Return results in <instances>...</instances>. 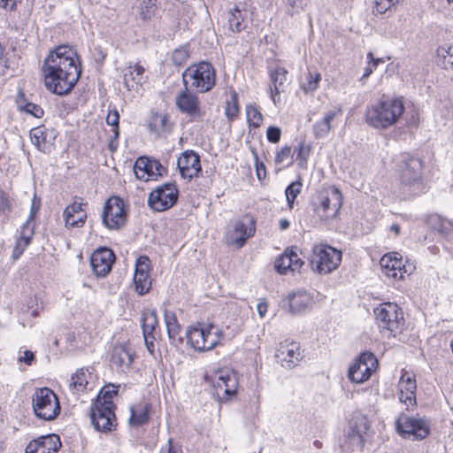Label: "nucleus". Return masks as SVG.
I'll use <instances>...</instances> for the list:
<instances>
[{
    "mask_svg": "<svg viewBox=\"0 0 453 453\" xmlns=\"http://www.w3.org/2000/svg\"><path fill=\"white\" fill-rule=\"evenodd\" d=\"M178 197L177 186L174 183H165L150 193L148 203L156 211H165L177 203Z\"/></svg>",
    "mask_w": 453,
    "mask_h": 453,
    "instance_id": "2eb2a0df",
    "label": "nucleus"
},
{
    "mask_svg": "<svg viewBox=\"0 0 453 453\" xmlns=\"http://www.w3.org/2000/svg\"><path fill=\"white\" fill-rule=\"evenodd\" d=\"M106 123L111 127L108 138V149L111 153H114L119 148V114L117 110H110L107 117Z\"/></svg>",
    "mask_w": 453,
    "mask_h": 453,
    "instance_id": "e433bc0d",
    "label": "nucleus"
},
{
    "mask_svg": "<svg viewBox=\"0 0 453 453\" xmlns=\"http://www.w3.org/2000/svg\"><path fill=\"white\" fill-rule=\"evenodd\" d=\"M223 337L222 330L210 320L196 321L186 332L187 343L200 352L211 350L221 343Z\"/></svg>",
    "mask_w": 453,
    "mask_h": 453,
    "instance_id": "39448f33",
    "label": "nucleus"
},
{
    "mask_svg": "<svg viewBox=\"0 0 453 453\" xmlns=\"http://www.w3.org/2000/svg\"><path fill=\"white\" fill-rule=\"evenodd\" d=\"M177 169L182 179L190 181L202 173L200 156L193 150H186L177 158Z\"/></svg>",
    "mask_w": 453,
    "mask_h": 453,
    "instance_id": "aec40b11",
    "label": "nucleus"
},
{
    "mask_svg": "<svg viewBox=\"0 0 453 453\" xmlns=\"http://www.w3.org/2000/svg\"><path fill=\"white\" fill-rule=\"evenodd\" d=\"M256 229V218L250 213H246L234 222L232 230L226 232V242L228 246L241 249L255 235Z\"/></svg>",
    "mask_w": 453,
    "mask_h": 453,
    "instance_id": "ddd939ff",
    "label": "nucleus"
},
{
    "mask_svg": "<svg viewBox=\"0 0 453 453\" xmlns=\"http://www.w3.org/2000/svg\"><path fill=\"white\" fill-rule=\"evenodd\" d=\"M189 50L187 47H180L176 49L172 54V61L177 65H183L189 58Z\"/></svg>",
    "mask_w": 453,
    "mask_h": 453,
    "instance_id": "5fc2aeb1",
    "label": "nucleus"
},
{
    "mask_svg": "<svg viewBox=\"0 0 453 453\" xmlns=\"http://www.w3.org/2000/svg\"><path fill=\"white\" fill-rule=\"evenodd\" d=\"M281 129L275 126H270L266 129V139L269 142L276 144L281 138Z\"/></svg>",
    "mask_w": 453,
    "mask_h": 453,
    "instance_id": "052dcab7",
    "label": "nucleus"
},
{
    "mask_svg": "<svg viewBox=\"0 0 453 453\" xmlns=\"http://www.w3.org/2000/svg\"><path fill=\"white\" fill-rule=\"evenodd\" d=\"M396 432L404 439L421 441L430 434V425L427 420L401 414L395 421Z\"/></svg>",
    "mask_w": 453,
    "mask_h": 453,
    "instance_id": "4468645a",
    "label": "nucleus"
},
{
    "mask_svg": "<svg viewBox=\"0 0 453 453\" xmlns=\"http://www.w3.org/2000/svg\"><path fill=\"white\" fill-rule=\"evenodd\" d=\"M312 150V146L305 140L298 142L293 153H296V161L299 167H306L308 159Z\"/></svg>",
    "mask_w": 453,
    "mask_h": 453,
    "instance_id": "c03bdc74",
    "label": "nucleus"
},
{
    "mask_svg": "<svg viewBox=\"0 0 453 453\" xmlns=\"http://www.w3.org/2000/svg\"><path fill=\"white\" fill-rule=\"evenodd\" d=\"M119 388V386H115L113 384H108L104 386L99 391L95 400H101V403L105 401L107 403H111V404H115L113 402V398L118 395Z\"/></svg>",
    "mask_w": 453,
    "mask_h": 453,
    "instance_id": "603ef678",
    "label": "nucleus"
},
{
    "mask_svg": "<svg viewBox=\"0 0 453 453\" xmlns=\"http://www.w3.org/2000/svg\"><path fill=\"white\" fill-rule=\"evenodd\" d=\"M165 322L167 328V334L170 339L178 338L181 341L180 332L181 326L179 323L175 313H165Z\"/></svg>",
    "mask_w": 453,
    "mask_h": 453,
    "instance_id": "49530a36",
    "label": "nucleus"
},
{
    "mask_svg": "<svg viewBox=\"0 0 453 453\" xmlns=\"http://www.w3.org/2000/svg\"><path fill=\"white\" fill-rule=\"evenodd\" d=\"M35 211L32 210L29 218L22 225L19 237L15 241V245L12 252V260H18L30 245L35 234Z\"/></svg>",
    "mask_w": 453,
    "mask_h": 453,
    "instance_id": "cd10ccee",
    "label": "nucleus"
},
{
    "mask_svg": "<svg viewBox=\"0 0 453 453\" xmlns=\"http://www.w3.org/2000/svg\"><path fill=\"white\" fill-rule=\"evenodd\" d=\"M313 303L312 296L306 291H297L288 296V305L291 311H302L311 308Z\"/></svg>",
    "mask_w": 453,
    "mask_h": 453,
    "instance_id": "4c0bfd02",
    "label": "nucleus"
},
{
    "mask_svg": "<svg viewBox=\"0 0 453 453\" xmlns=\"http://www.w3.org/2000/svg\"><path fill=\"white\" fill-rule=\"evenodd\" d=\"M167 453H183L182 446L175 443L173 438L167 441Z\"/></svg>",
    "mask_w": 453,
    "mask_h": 453,
    "instance_id": "69168bd1",
    "label": "nucleus"
},
{
    "mask_svg": "<svg viewBox=\"0 0 453 453\" xmlns=\"http://www.w3.org/2000/svg\"><path fill=\"white\" fill-rule=\"evenodd\" d=\"M145 68L137 62L129 64L124 71V85L129 91H139L145 82Z\"/></svg>",
    "mask_w": 453,
    "mask_h": 453,
    "instance_id": "72a5a7b5",
    "label": "nucleus"
},
{
    "mask_svg": "<svg viewBox=\"0 0 453 453\" xmlns=\"http://www.w3.org/2000/svg\"><path fill=\"white\" fill-rule=\"evenodd\" d=\"M303 265L304 262L298 254L296 246L286 248L274 262L275 270L280 274H287L289 271H300Z\"/></svg>",
    "mask_w": 453,
    "mask_h": 453,
    "instance_id": "a878e982",
    "label": "nucleus"
},
{
    "mask_svg": "<svg viewBox=\"0 0 453 453\" xmlns=\"http://www.w3.org/2000/svg\"><path fill=\"white\" fill-rule=\"evenodd\" d=\"M396 167L401 185L416 194H423L427 191L428 187L425 182L423 173L425 160L422 157L410 152L401 153Z\"/></svg>",
    "mask_w": 453,
    "mask_h": 453,
    "instance_id": "7ed1b4c3",
    "label": "nucleus"
},
{
    "mask_svg": "<svg viewBox=\"0 0 453 453\" xmlns=\"http://www.w3.org/2000/svg\"><path fill=\"white\" fill-rule=\"evenodd\" d=\"M22 3L23 0H0V9L6 12H15Z\"/></svg>",
    "mask_w": 453,
    "mask_h": 453,
    "instance_id": "680f3d73",
    "label": "nucleus"
},
{
    "mask_svg": "<svg viewBox=\"0 0 453 453\" xmlns=\"http://www.w3.org/2000/svg\"><path fill=\"white\" fill-rule=\"evenodd\" d=\"M129 411L128 424L132 427L148 425L152 415L155 413L152 403L149 398L145 397L132 403L129 407Z\"/></svg>",
    "mask_w": 453,
    "mask_h": 453,
    "instance_id": "4be33fe9",
    "label": "nucleus"
},
{
    "mask_svg": "<svg viewBox=\"0 0 453 453\" xmlns=\"http://www.w3.org/2000/svg\"><path fill=\"white\" fill-rule=\"evenodd\" d=\"M16 102L20 111L31 114L37 119L43 117V109L36 104L27 102L26 96L22 91L19 92Z\"/></svg>",
    "mask_w": 453,
    "mask_h": 453,
    "instance_id": "58836bf2",
    "label": "nucleus"
},
{
    "mask_svg": "<svg viewBox=\"0 0 453 453\" xmlns=\"http://www.w3.org/2000/svg\"><path fill=\"white\" fill-rule=\"evenodd\" d=\"M253 155L255 157V167H256V174L259 180H264L266 178L267 172L265 164L259 160L258 155L256 150H253Z\"/></svg>",
    "mask_w": 453,
    "mask_h": 453,
    "instance_id": "e2e57ef3",
    "label": "nucleus"
},
{
    "mask_svg": "<svg viewBox=\"0 0 453 453\" xmlns=\"http://www.w3.org/2000/svg\"><path fill=\"white\" fill-rule=\"evenodd\" d=\"M367 58L369 59L367 65L365 66L364 70V73L361 77V81L366 80L377 68L379 63L383 62L381 58H374L373 54L372 52H369L367 54Z\"/></svg>",
    "mask_w": 453,
    "mask_h": 453,
    "instance_id": "13d9d810",
    "label": "nucleus"
},
{
    "mask_svg": "<svg viewBox=\"0 0 453 453\" xmlns=\"http://www.w3.org/2000/svg\"><path fill=\"white\" fill-rule=\"evenodd\" d=\"M417 383L415 374L403 370L398 381V398L407 408L417 404L416 399Z\"/></svg>",
    "mask_w": 453,
    "mask_h": 453,
    "instance_id": "393cba45",
    "label": "nucleus"
},
{
    "mask_svg": "<svg viewBox=\"0 0 453 453\" xmlns=\"http://www.w3.org/2000/svg\"><path fill=\"white\" fill-rule=\"evenodd\" d=\"M68 388L78 396L88 394L96 388V376L88 368H79L72 374Z\"/></svg>",
    "mask_w": 453,
    "mask_h": 453,
    "instance_id": "b1692460",
    "label": "nucleus"
},
{
    "mask_svg": "<svg viewBox=\"0 0 453 453\" xmlns=\"http://www.w3.org/2000/svg\"><path fill=\"white\" fill-rule=\"evenodd\" d=\"M35 360V355L30 350H26L23 353V356L19 358V362H23L27 365H30Z\"/></svg>",
    "mask_w": 453,
    "mask_h": 453,
    "instance_id": "338daca9",
    "label": "nucleus"
},
{
    "mask_svg": "<svg viewBox=\"0 0 453 453\" xmlns=\"http://www.w3.org/2000/svg\"><path fill=\"white\" fill-rule=\"evenodd\" d=\"M134 283L135 291L142 296L147 294L151 288L152 279L150 273H134Z\"/></svg>",
    "mask_w": 453,
    "mask_h": 453,
    "instance_id": "09e8293b",
    "label": "nucleus"
},
{
    "mask_svg": "<svg viewBox=\"0 0 453 453\" xmlns=\"http://www.w3.org/2000/svg\"><path fill=\"white\" fill-rule=\"evenodd\" d=\"M182 80L186 88L196 93H206L216 85V70L210 62L202 60L186 68L182 73Z\"/></svg>",
    "mask_w": 453,
    "mask_h": 453,
    "instance_id": "423d86ee",
    "label": "nucleus"
},
{
    "mask_svg": "<svg viewBox=\"0 0 453 453\" xmlns=\"http://www.w3.org/2000/svg\"><path fill=\"white\" fill-rule=\"evenodd\" d=\"M246 119L249 127L257 128L263 124L264 116L259 106L256 104H250L246 106Z\"/></svg>",
    "mask_w": 453,
    "mask_h": 453,
    "instance_id": "a18cd8bd",
    "label": "nucleus"
},
{
    "mask_svg": "<svg viewBox=\"0 0 453 453\" xmlns=\"http://www.w3.org/2000/svg\"><path fill=\"white\" fill-rule=\"evenodd\" d=\"M134 359V352L125 344L116 345L111 352L110 364L118 372L130 371Z\"/></svg>",
    "mask_w": 453,
    "mask_h": 453,
    "instance_id": "2f4dec72",
    "label": "nucleus"
},
{
    "mask_svg": "<svg viewBox=\"0 0 453 453\" xmlns=\"http://www.w3.org/2000/svg\"><path fill=\"white\" fill-rule=\"evenodd\" d=\"M246 10H240L235 7L231 12L228 19L229 27L233 32L239 33L244 30L247 27L245 23Z\"/></svg>",
    "mask_w": 453,
    "mask_h": 453,
    "instance_id": "37998d69",
    "label": "nucleus"
},
{
    "mask_svg": "<svg viewBox=\"0 0 453 453\" xmlns=\"http://www.w3.org/2000/svg\"><path fill=\"white\" fill-rule=\"evenodd\" d=\"M205 378L211 385L212 394L218 401L226 402L236 395L239 378L234 370L219 368Z\"/></svg>",
    "mask_w": 453,
    "mask_h": 453,
    "instance_id": "1a4fd4ad",
    "label": "nucleus"
},
{
    "mask_svg": "<svg viewBox=\"0 0 453 453\" xmlns=\"http://www.w3.org/2000/svg\"><path fill=\"white\" fill-rule=\"evenodd\" d=\"M12 210V202L9 194L0 189V215L7 214Z\"/></svg>",
    "mask_w": 453,
    "mask_h": 453,
    "instance_id": "bf43d9fd",
    "label": "nucleus"
},
{
    "mask_svg": "<svg viewBox=\"0 0 453 453\" xmlns=\"http://www.w3.org/2000/svg\"><path fill=\"white\" fill-rule=\"evenodd\" d=\"M405 112L404 98L383 95L365 110V119L368 126L386 130L401 121Z\"/></svg>",
    "mask_w": 453,
    "mask_h": 453,
    "instance_id": "f03ea898",
    "label": "nucleus"
},
{
    "mask_svg": "<svg viewBox=\"0 0 453 453\" xmlns=\"http://www.w3.org/2000/svg\"><path fill=\"white\" fill-rule=\"evenodd\" d=\"M303 183L300 180L291 182L285 190V196L288 205L290 209H293L295 200L297 196L301 193Z\"/></svg>",
    "mask_w": 453,
    "mask_h": 453,
    "instance_id": "3c124183",
    "label": "nucleus"
},
{
    "mask_svg": "<svg viewBox=\"0 0 453 453\" xmlns=\"http://www.w3.org/2000/svg\"><path fill=\"white\" fill-rule=\"evenodd\" d=\"M388 308L392 310L393 311H397V305L396 304H394V303H382L380 304L379 307L375 308L373 310V311H381V312H384V311H388Z\"/></svg>",
    "mask_w": 453,
    "mask_h": 453,
    "instance_id": "774afa93",
    "label": "nucleus"
},
{
    "mask_svg": "<svg viewBox=\"0 0 453 453\" xmlns=\"http://www.w3.org/2000/svg\"><path fill=\"white\" fill-rule=\"evenodd\" d=\"M151 261L147 256H140L135 263L134 273H150Z\"/></svg>",
    "mask_w": 453,
    "mask_h": 453,
    "instance_id": "4d7b16f0",
    "label": "nucleus"
},
{
    "mask_svg": "<svg viewBox=\"0 0 453 453\" xmlns=\"http://www.w3.org/2000/svg\"><path fill=\"white\" fill-rule=\"evenodd\" d=\"M342 251L326 243L315 244L309 265L315 273L325 275L335 271L342 263Z\"/></svg>",
    "mask_w": 453,
    "mask_h": 453,
    "instance_id": "6e6552de",
    "label": "nucleus"
},
{
    "mask_svg": "<svg viewBox=\"0 0 453 453\" xmlns=\"http://www.w3.org/2000/svg\"><path fill=\"white\" fill-rule=\"evenodd\" d=\"M331 127L328 126L327 120H323L322 119L318 120L312 127V132L315 138L320 139L326 137L331 132Z\"/></svg>",
    "mask_w": 453,
    "mask_h": 453,
    "instance_id": "6e6d98bb",
    "label": "nucleus"
},
{
    "mask_svg": "<svg viewBox=\"0 0 453 453\" xmlns=\"http://www.w3.org/2000/svg\"><path fill=\"white\" fill-rule=\"evenodd\" d=\"M436 63L445 70L453 71V43L440 46L436 50Z\"/></svg>",
    "mask_w": 453,
    "mask_h": 453,
    "instance_id": "ea45409f",
    "label": "nucleus"
},
{
    "mask_svg": "<svg viewBox=\"0 0 453 453\" xmlns=\"http://www.w3.org/2000/svg\"><path fill=\"white\" fill-rule=\"evenodd\" d=\"M225 115L229 122L234 121L239 117L240 105L238 94L235 90L230 92L229 97L226 101L224 107Z\"/></svg>",
    "mask_w": 453,
    "mask_h": 453,
    "instance_id": "79ce46f5",
    "label": "nucleus"
},
{
    "mask_svg": "<svg viewBox=\"0 0 453 453\" xmlns=\"http://www.w3.org/2000/svg\"><path fill=\"white\" fill-rule=\"evenodd\" d=\"M115 410L116 404L94 400L90 406L89 417L95 429L104 433L114 431L118 426Z\"/></svg>",
    "mask_w": 453,
    "mask_h": 453,
    "instance_id": "9b49d317",
    "label": "nucleus"
},
{
    "mask_svg": "<svg viewBox=\"0 0 453 453\" xmlns=\"http://www.w3.org/2000/svg\"><path fill=\"white\" fill-rule=\"evenodd\" d=\"M142 321V334L147 350L150 355L154 356L157 334V321L156 318V313H143Z\"/></svg>",
    "mask_w": 453,
    "mask_h": 453,
    "instance_id": "f704fd0d",
    "label": "nucleus"
},
{
    "mask_svg": "<svg viewBox=\"0 0 453 453\" xmlns=\"http://www.w3.org/2000/svg\"><path fill=\"white\" fill-rule=\"evenodd\" d=\"M128 211V205L122 198L111 196L104 203L102 222L110 230H119L126 225Z\"/></svg>",
    "mask_w": 453,
    "mask_h": 453,
    "instance_id": "f8f14e48",
    "label": "nucleus"
},
{
    "mask_svg": "<svg viewBox=\"0 0 453 453\" xmlns=\"http://www.w3.org/2000/svg\"><path fill=\"white\" fill-rule=\"evenodd\" d=\"M269 91L273 104L276 105L280 101V94L285 91L288 81V71L285 67L275 65L268 68Z\"/></svg>",
    "mask_w": 453,
    "mask_h": 453,
    "instance_id": "c85d7f7f",
    "label": "nucleus"
},
{
    "mask_svg": "<svg viewBox=\"0 0 453 453\" xmlns=\"http://www.w3.org/2000/svg\"><path fill=\"white\" fill-rule=\"evenodd\" d=\"M60 447L59 436L52 434L31 441L26 447V453H57Z\"/></svg>",
    "mask_w": 453,
    "mask_h": 453,
    "instance_id": "473e14b6",
    "label": "nucleus"
},
{
    "mask_svg": "<svg viewBox=\"0 0 453 453\" xmlns=\"http://www.w3.org/2000/svg\"><path fill=\"white\" fill-rule=\"evenodd\" d=\"M88 203L83 202V198H76L72 203L68 204L63 211L65 226L67 229L82 227L88 218Z\"/></svg>",
    "mask_w": 453,
    "mask_h": 453,
    "instance_id": "412c9836",
    "label": "nucleus"
},
{
    "mask_svg": "<svg viewBox=\"0 0 453 453\" xmlns=\"http://www.w3.org/2000/svg\"><path fill=\"white\" fill-rule=\"evenodd\" d=\"M378 359L372 352H364L349 368L348 377L355 383H363L368 380L378 369Z\"/></svg>",
    "mask_w": 453,
    "mask_h": 453,
    "instance_id": "dca6fc26",
    "label": "nucleus"
},
{
    "mask_svg": "<svg viewBox=\"0 0 453 453\" xmlns=\"http://www.w3.org/2000/svg\"><path fill=\"white\" fill-rule=\"evenodd\" d=\"M146 127L150 134L157 138H165L173 133L175 122L166 111H151Z\"/></svg>",
    "mask_w": 453,
    "mask_h": 453,
    "instance_id": "6ab92c4d",
    "label": "nucleus"
},
{
    "mask_svg": "<svg viewBox=\"0 0 453 453\" xmlns=\"http://www.w3.org/2000/svg\"><path fill=\"white\" fill-rule=\"evenodd\" d=\"M135 177L142 181H154L167 173L159 160L147 156L139 157L134 165Z\"/></svg>",
    "mask_w": 453,
    "mask_h": 453,
    "instance_id": "f3484780",
    "label": "nucleus"
},
{
    "mask_svg": "<svg viewBox=\"0 0 453 453\" xmlns=\"http://www.w3.org/2000/svg\"><path fill=\"white\" fill-rule=\"evenodd\" d=\"M30 138L32 143L40 150L45 149L47 144V131L44 126L34 127L30 131Z\"/></svg>",
    "mask_w": 453,
    "mask_h": 453,
    "instance_id": "8fccbe9b",
    "label": "nucleus"
},
{
    "mask_svg": "<svg viewBox=\"0 0 453 453\" xmlns=\"http://www.w3.org/2000/svg\"><path fill=\"white\" fill-rule=\"evenodd\" d=\"M82 73V59L74 46L60 44L51 49L41 66L45 88L57 96L69 95Z\"/></svg>",
    "mask_w": 453,
    "mask_h": 453,
    "instance_id": "f257e3e1",
    "label": "nucleus"
},
{
    "mask_svg": "<svg viewBox=\"0 0 453 453\" xmlns=\"http://www.w3.org/2000/svg\"><path fill=\"white\" fill-rule=\"evenodd\" d=\"M349 439L354 440L357 438L358 440V446L363 449L365 444V436L371 428L367 416L361 411L353 412L349 421Z\"/></svg>",
    "mask_w": 453,
    "mask_h": 453,
    "instance_id": "c756f323",
    "label": "nucleus"
},
{
    "mask_svg": "<svg viewBox=\"0 0 453 453\" xmlns=\"http://www.w3.org/2000/svg\"><path fill=\"white\" fill-rule=\"evenodd\" d=\"M425 226L430 234L449 235L453 233V220L437 213H432L426 217Z\"/></svg>",
    "mask_w": 453,
    "mask_h": 453,
    "instance_id": "c9c22d12",
    "label": "nucleus"
},
{
    "mask_svg": "<svg viewBox=\"0 0 453 453\" xmlns=\"http://www.w3.org/2000/svg\"><path fill=\"white\" fill-rule=\"evenodd\" d=\"M195 93L189 88H185L175 97L177 109L191 119H196L201 116L200 102Z\"/></svg>",
    "mask_w": 453,
    "mask_h": 453,
    "instance_id": "bb28decb",
    "label": "nucleus"
},
{
    "mask_svg": "<svg viewBox=\"0 0 453 453\" xmlns=\"http://www.w3.org/2000/svg\"><path fill=\"white\" fill-rule=\"evenodd\" d=\"M342 115V109L340 106L334 107V109L326 111L322 119L327 120V124L332 127V123L337 118H340Z\"/></svg>",
    "mask_w": 453,
    "mask_h": 453,
    "instance_id": "0e129e2a",
    "label": "nucleus"
},
{
    "mask_svg": "<svg viewBox=\"0 0 453 453\" xmlns=\"http://www.w3.org/2000/svg\"><path fill=\"white\" fill-rule=\"evenodd\" d=\"M294 153L290 145H284L278 149L274 154V164L282 168L289 167L294 165Z\"/></svg>",
    "mask_w": 453,
    "mask_h": 453,
    "instance_id": "a19ab883",
    "label": "nucleus"
},
{
    "mask_svg": "<svg viewBox=\"0 0 453 453\" xmlns=\"http://www.w3.org/2000/svg\"><path fill=\"white\" fill-rule=\"evenodd\" d=\"M116 260L114 252L107 247L96 249L90 257V265L97 277L106 276L112 268Z\"/></svg>",
    "mask_w": 453,
    "mask_h": 453,
    "instance_id": "5701e85b",
    "label": "nucleus"
},
{
    "mask_svg": "<svg viewBox=\"0 0 453 453\" xmlns=\"http://www.w3.org/2000/svg\"><path fill=\"white\" fill-rule=\"evenodd\" d=\"M343 205V194L335 185H324L314 194L311 202L313 215L320 221L336 219Z\"/></svg>",
    "mask_w": 453,
    "mask_h": 453,
    "instance_id": "20e7f679",
    "label": "nucleus"
},
{
    "mask_svg": "<svg viewBox=\"0 0 453 453\" xmlns=\"http://www.w3.org/2000/svg\"><path fill=\"white\" fill-rule=\"evenodd\" d=\"M275 357L285 368L296 367L303 358L300 343L288 338L281 341L276 349Z\"/></svg>",
    "mask_w": 453,
    "mask_h": 453,
    "instance_id": "a211bd4d",
    "label": "nucleus"
},
{
    "mask_svg": "<svg viewBox=\"0 0 453 453\" xmlns=\"http://www.w3.org/2000/svg\"><path fill=\"white\" fill-rule=\"evenodd\" d=\"M32 410L39 419L52 421L61 412L59 398L50 388H38L32 395Z\"/></svg>",
    "mask_w": 453,
    "mask_h": 453,
    "instance_id": "9d476101",
    "label": "nucleus"
},
{
    "mask_svg": "<svg viewBox=\"0 0 453 453\" xmlns=\"http://www.w3.org/2000/svg\"><path fill=\"white\" fill-rule=\"evenodd\" d=\"M403 313H379L376 317L381 334L386 338L395 337L404 326Z\"/></svg>",
    "mask_w": 453,
    "mask_h": 453,
    "instance_id": "7c9ffc66",
    "label": "nucleus"
},
{
    "mask_svg": "<svg viewBox=\"0 0 453 453\" xmlns=\"http://www.w3.org/2000/svg\"><path fill=\"white\" fill-rule=\"evenodd\" d=\"M403 1L404 0H375L374 6L372 8V13L374 15L384 14L390 9L400 4H403Z\"/></svg>",
    "mask_w": 453,
    "mask_h": 453,
    "instance_id": "864d4df0",
    "label": "nucleus"
},
{
    "mask_svg": "<svg viewBox=\"0 0 453 453\" xmlns=\"http://www.w3.org/2000/svg\"><path fill=\"white\" fill-rule=\"evenodd\" d=\"M321 80L322 77L320 73L318 71L308 70L305 76V81L301 84V88L305 93L315 92L319 88Z\"/></svg>",
    "mask_w": 453,
    "mask_h": 453,
    "instance_id": "de8ad7c7",
    "label": "nucleus"
},
{
    "mask_svg": "<svg viewBox=\"0 0 453 453\" xmlns=\"http://www.w3.org/2000/svg\"><path fill=\"white\" fill-rule=\"evenodd\" d=\"M381 273L393 282L408 280L416 271V263L404 257L400 252L389 251L381 256L379 261Z\"/></svg>",
    "mask_w": 453,
    "mask_h": 453,
    "instance_id": "0eeeda50",
    "label": "nucleus"
}]
</instances>
